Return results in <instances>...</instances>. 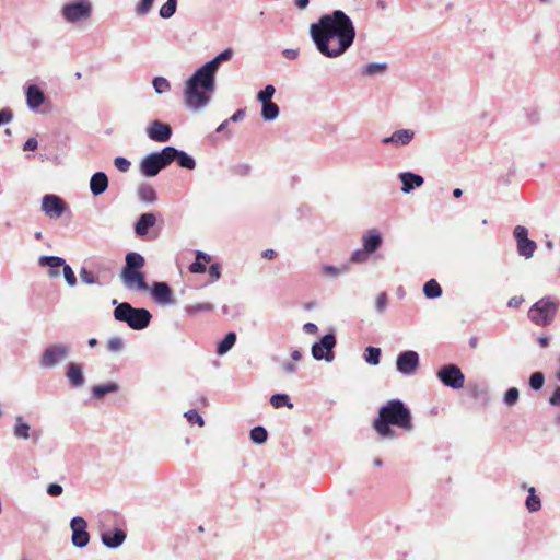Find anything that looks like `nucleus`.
<instances>
[{
	"label": "nucleus",
	"instance_id": "f257e3e1",
	"mask_svg": "<svg viewBox=\"0 0 560 560\" xmlns=\"http://www.w3.org/2000/svg\"><path fill=\"white\" fill-rule=\"evenodd\" d=\"M317 50L328 58H337L353 44L355 28L352 20L341 10L322 15L310 27Z\"/></svg>",
	"mask_w": 560,
	"mask_h": 560
},
{
	"label": "nucleus",
	"instance_id": "f03ea898",
	"mask_svg": "<svg viewBox=\"0 0 560 560\" xmlns=\"http://www.w3.org/2000/svg\"><path fill=\"white\" fill-rule=\"evenodd\" d=\"M390 425L398 427L405 431L413 429L410 410L399 399H392L378 409V416L373 421V428L383 440L394 439L396 432Z\"/></svg>",
	"mask_w": 560,
	"mask_h": 560
},
{
	"label": "nucleus",
	"instance_id": "7ed1b4c3",
	"mask_svg": "<svg viewBox=\"0 0 560 560\" xmlns=\"http://www.w3.org/2000/svg\"><path fill=\"white\" fill-rule=\"evenodd\" d=\"M215 92V79L198 68L186 81L184 88L185 105L192 112L203 109Z\"/></svg>",
	"mask_w": 560,
	"mask_h": 560
},
{
	"label": "nucleus",
	"instance_id": "20e7f679",
	"mask_svg": "<svg viewBox=\"0 0 560 560\" xmlns=\"http://www.w3.org/2000/svg\"><path fill=\"white\" fill-rule=\"evenodd\" d=\"M114 310V318L118 322L126 323L131 329L141 330L149 326L152 318L151 313L147 308H136L127 302L117 303Z\"/></svg>",
	"mask_w": 560,
	"mask_h": 560
},
{
	"label": "nucleus",
	"instance_id": "39448f33",
	"mask_svg": "<svg viewBox=\"0 0 560 560\" xmlns=\"http://www.w3.org/2000/svg\"><path fill=\"white\" fill-rule=\"evenodd\" d=\"M559 303L551 296H544L534 303L528 311V318L537 326L550 325L558 312Z\"/></svg>",
	"mask_w": 560,
	"mask_h": 560
},
{
	"label": "nucleus",
	"instance_id": "423d86ee",
	"mask_svg": "<svg viewBox=\"0 0 560 560\" xmlns=\"http://www.w3.org/2000/svg\"><path fill=\"white\" fill-rule=\"evenodd\" d=\"M71 353V345L57 342L48 345L42 352L39 365L43 369H52L66 361Z\"/></svg>",
	"mask_w": 560,
	"mask_h": 560
},
{
	"label": "nucleus",
	"instance_id": "0eeeda50",
	"mask_svg": "<svg viewBox=\"0 0 560 560\" xmlns=\"http://www.w3.org/2000/svg\"><path fill=\"white\" fill-rule=\"evenodd\" d=\"M168 165L167 147H165L161 151L145 155L139 164V170L143 176L154 177Z\"/></svg>",
	"mask_w": 560,
	"mask_h": 560
},
{
	"label": "nucleus",
	"instance_id": "6e6552de",
	"mask_svg": "<svg viewBox=\"0 0 560 560\" xmlns=\"http://www.w3.org/2000/svg\"><path fill=\"white\" fill-rule=\"evenodd\" d=\"M92 3L90 0H74L61 8V15L68 23L86 21L92 15Z\"/></svg>",
	"mask_w": 560,
	"mask_h": 560
},
{
	"label": "nucleus",
	"instance_id": "1a4fd4ad",
	"mask_svg": "<svg viewBox=\"0 0 560 560\" xmlns=\"http://www.w3.org/2000/svg\"><path fill=\"white\" fill-rule=\"evenodd\" d=\"M438 378L443 385L453 389H460L465 384V376L460 369L455 364H447L442 366L438 373Z\"/></svg>",
	"mask_w": 560,
	"mask_h": 560
},
{
	"label": "nucleus",
	"instance_id": "9d476101",
	"mask_svg": "<svg viewBox=\"0 0 560 560\" xmlns=\"http://www.w3.org/2000/svg\"><path fill=\"white\" fill-rule=\"evenodd\" d=\"M120 280L128 291H149L144 273L141 270H121Z\"/></svg>",
	"mask_w": 560,
	"mask_h": 560
},
{
	"label": "nucleus",
	"instance_id": "9b49d317",
	"mask_svg": "<svg viewBox=\"0 0 560 560\" xmlns=\"http://www.w3.org/2000/svg\"><path fill=\"white\" fill-rule=\"evenodd\" d=\"M336 338L332 334L325 335L319 342L312 346V355L315 360H326L331 362L334 360V347Z\"/></svg>",
	"mask_w": 560,
	"mask_h": 560
},
{
	"label": "nucleus",
	"instance_id": "f8f14e48",
	"mask_svg": "<svg viewBox=\"0 0 560 560\" xmlns=\"http://www.w3.org/2000/svg\"><path fill=\"white\" fill-rule=\"evenodd\" d=\"M70 528L72 530L71 541L73 546L78 548L88 546L90 541V534L86 530V521L81 516H75L70 522Z\"/></svg>",
	"mask_w": 560,
	"mask_h": 560
},
{
	"label": "nucleus",
	"instance_id": "ddd939ff",
	"mask_svg": "<svg viewBox=\"0 0 560 560\" xmlns=\"http://www.w3.org/2000/svg\"><path fill=\"white\" fill-rule=\"evenodd\" d=\"M42 210L50 219H59L67 210V203L57 195H45L42 199Z\"/></svg>",
	"mask_w": 560,
	"mask_h": 560
},
{
	"label": "nucleus",
	"instance_id": "4468645a",
	"mask_svg": "<svg viewBox=\"0 0 560 560\" xmlns=\"http://www.w3.org/2000/svg\"><path fill=\"white\" fill-rule=\"evenodd\" d=\"M397 371L404 375H412L419 368V355L416 351L407 350L398 354L396 360Z\"/></svg>",
	"mask_w": 560,
	"mask_h": 560
},
{
	"label": "nucleus",
	"instance_id": "2eb2a0df",
	"mask_svg": "<svg viewBox=\"0 0 560 560\" xmlns=\"http://www.w3.org/2000/svg\"><path fill=\"white\" fill-rule=\"evenodd\" d=\"M13 435L18 440L32 439L34 443H37L42 436V432L39 430H32L24 417L18 415L14 418Z\"/></svg>",
	"mask_w": 560,
	"mask_h": 560
},
{
	"label": "nucleus",
	"instance_id": "dca6fc26",
	"mask_svg": "<svg viewBox=\"0 0 560 560\" xmlns=\"http://www.w3.org/2000/svg\"><path fill=\"white\" fill-rule=\"evenodd\" d=\"M172 133V127L160 120L151 121L147 128L148 137L155 142H167Z\"/></svg>",
	"mask_w": 560,
	"mask_h": 560
},
{
	"label": "nucleus",
	"instance_id": "f3484780",
	"mask_svg": "<svg viewBox=\"0 0 560 560\" xmlns=\"http://www.w3.org/2000/svg\"><path fill=\"white\" fill-rule=\"evenodd\" d=\"M415 138V131L411 129H399L394 131L389 137L382 139V143L394 147H406Z\"/></svg>",
	"mask_w": 560,
	"mask_h": 560
},
{
	"label": "nucleus",
	"instance_id": "a211bd4d",
	"mask_svg": "<svg viewBox=\"0 0 560 560\" xmlns=\"http://www.w3.org/2000/svg\"><path fill=\"white\" fill-rule=\"evenodd\" d=\"M151 295L160 305H171L174 303L172 290L166 282H154Z\"/></svg>",
	"mask_w": 560,
	"mask_h": 560
},
{
	"label": "nucleus",
	"instance_id": "6ab92c4d",
	"mask_svg": "<svg viewBox=\"0 0 560 560\" xmlns=\"http://www.w3.org/2000/svg\"><path fill=\"white\" fill-rule=\"evenodd\" d=\"M167 154L170 164L176 161L183 168L194 170L196 167L195 159L183 150H178L175 147H167Z\"/></svg>",
	"mask_w": 560,
	"mask_h": 560
},
{
	"label": "nucleus",
	"instance_id": "aec40b11",
	"mask_svg": "<svg viewBox=\"0 0 560 560\" xmlns=\"http://www.w3.org/2000/svg\"><path fill=\"white\" fill-rule=\"evenodd\" d=\"M232 57H233V50L231 48H226V49L222 50L219 55H217L213 59L206 62L200 68L215 79L217 72H218L221 63L229 61Z\"/></svg>",
	"mask_w": 560,
	"mask_h": 560
},
{
	"label": "nucleus",
	"instance_id": "412c9836",
	"mask_svg": "<svg viewBox=\"0 0 560 560\" xmlns=\"http://www.w3.org/2000/svg\"><path fill=\"white\" fill-rule=\"evenodd\" d=\"M399 179L402 183L401 191L404 194L411 192L415 188L422 186L424 182L422 176L411 172L400 173Z\"/></svg>",
	"mask_w": 560,
	"mask_h": 560
},
{
	"label": "nucleus",
	"instance_id": "4be33fe9",
	"mask_svg": "<svg viewBox=\"0 0 560 560\" xmlns=\"http://www.w3.org/2000/svg\"><path fill=\"white\" fill-rule=\"evenodd\" d=\"M102 542L112 549L118 548L126 539V534L122 529L106 530L101 535Z\"/></svg>",
	"mask_w": 560,
	"mask_h": 560
},
{
	"label": "nucleus",
	"instance_id": "5701e85b",
	"mask_svg": "<svg viewBox=\"0 0 560 560\" xmlns=\"http://www.w3.org/2000/svg\"><path fill=\"white\" fill-rule=\"evenodd\" d=\"M108 188V177L104 172H96L90 179V190L93 196H100Z\"/></svg>",
	"mask_w": 560,
	"mask_h": 560
},
{
	"label": "nucleus",
	"instance_id": "b1692460",
	"mask_svg": "<svg viewBox=\"0 0 560 560\" xmlns=\"http://www.w3.org/2000/svg\"><path fill=\"white\" fill-rule=\"evenodd\" d=\"M66 376L70 385L73 387H81L84 385L85 378L82 366L78 363L71 362L67 365Z\"/></svg>",
	"mask_w": 560,
	"mask_h": 560
},
{
	"label": "nucleus",
	"instance_id": "393cba45",
	"mask_svg": "<svg viewBox=\"0 0 560 560\" xmlns=\"http://www.w3.org/2000/svg\"><path fill=\"white\" fill-rule=\"evenodd\" d=\"M66 260L58 256H40L38 265L40 267H49V276L56 278L59 276V268L65 266Z\"/></svg>",
	"mask_w": 560,
	"mask_h": 560
},
{
	"label": "nucleus",
	"instance_id": "a878e982",
	"mask_svg": "<svg viewBox=\"0 0 560 560\" xmlns=\"http://www.w3.org/2000/svg\"><path fill=\"white\" fill-rule=\"evenodd\" d=\"M45 102V95L37 85H28L26 89V103L30 109L36 110Z\"/></svg>",
	"mask_w": 560,
	"mask_h": 560
},
{
	"label": "nucleus",
	"instance_id": "bb28decb",
	"mask_svg": "<svg viewBox=\"0 0 560 560\" xmlns=\"http://www.w3.org/2000/svg\"><path fill=\"white\" fill-rule=\"evenodd\" d=\"M155 223L156 217L153 213H143L135 224V232L138 236H144L148 234L149 229L154 226Z\"/></svg>",
	"mask_w": 560,
	"mask_h": 560
},
{
	"label": "nucleus",
	"instance_id": "cd10ccee",
	"mask_svg": "<svg viewBox=\"0 0 560 560\" xmlns=\"http://www.w3.org/2000/svg\"><path fill=\"white\" fill-rule=\"evenodd\" d=\"M145 265L142 255L136 252H130L126 255L125 266L121 270H141Z\"/></svg>",
	"mask_w": 560,
	"mask_h": 560
},
{
	"label": "nucleus",
	"instance_id": "c85d7f7f",
	"mask_svg": "<svg viewBox=\"0 0 560 560\" xmlns=\"http://www.w3.org/2000/svg\"><path fill=\"white\" fill-rule=\"evenodd\" d=\"M363 247L370 253H374L381 245L382 238L381 234L375 231L371 230L365 235H363Z\"/></svg>",
	"mask_w": 560,
	"mask_h": 560
},
{
	"label": "nucleus",
	"instance_id": "c756f323",
	"mask_svg": "<svg viewBox=\"0 0 560 560\" xmlns=\"http://www.w3.org/2000/svg\"><path fill=\"white\" fill-rule=\"evenodd\" d=\"M120 389L119 385L115 382L94 385L91 389L93 398L102 399L105 395L117 393Z\"/></svg>",
	"mask_w": 560,
	"mask_h": 560
},
{
	"label": "nucleus",
	"instance_id": "7c9ffc66",
	"mask_svg": "<svg viewBox=\"0 0 560 560\" xmlns=\"http://www.w3.org/2000/svg\"><path fill=\"white\" fill-rule=\"evenodd\" d=\"M211 261V256L198 250L196 254V260L189 266L191 273H203L207 270L206 265Z\"/></svg>",
	"mask_w": 560,
	"mask_h": 560
},
{
	"label": "nucleus",
	"instance_id": "2f4dec72",
	"mask_svg": "<svg viewBox=\"0 0 560 560\" xmlns=\"http://www.w3.org/2000/svg\"><path fill=\"white\" fill-rule=\"evenodd\" d=\"M137 195L142 202L147 203H153L158 199L155 189L149 184H141L137 189Z\"/></svg>",
	"mask_w": 560,
	"mask_h": 560
},
{
	"label": "nucleus",
	"instance_id": "473e14b6",
	"mask_svg": "<svg viewBox=\"0 0 560 560\" xmlns=\"http://www.w3.org/2000/svg\"><path fill=\"white\" fill-rule=\"evenodd\" d=\"M279 106L271 102L261 104V117L265 121H272L279 116Z\"/></svg>",
	"mask_w": 560,
	"mask_h": 560
},
{
	"label": "nucleus",
	"instance_id": "72a5a7b5",
	"mask_svg": "<svg viewBox=\"0 0 560 560\" xmlns=\"http://www.w3.org/2000/svg\"><path fill=\"white\" fill-rule=\"evenodd\" d=\"M536 248V243L529 238L517 242V252L521 256L525 257L526 259L533 257Z\"/></svg>",
	"mask_w": 560,
	"mask_h": 560
},
{
	"label": "nucleus",
	"instance_id": "f704fd0d",
	"mask_svg": "<svg viewBox=\"0 0 560 560\" xmlns=\"http://www.w3.org/2000/svg\"><path fill=\"white\" fill-rule=\"evenodd\" d=\"M213 310H214V305L209 302L186 305L184 308L185 313L190 316H195L199 313L212 312Z\"/></svg>",
	"mask_w": 560,
	"mask_h": 560
},
{
	"label": "nucleus",
	"instance_id": "c9c22d12",
	"mask_svg": "<svg viewBox=\"0 0 560 560\" xmlns=\"http://www.w3.org/2000/svg\"><path fill=\"white\" fill-rule=\"evenodd\" d=\"M236 342V334L231 331L225 335L223 340L218 345L217 353L223 355L229 352Z\"/></svg>",
	"mask_w": 560,
	"mask_h": 560
},
{
	"label": "nucleus",
	"instance_id": "e433bc0d",
	"mask_svg": "<svg viewBox=\"0 0 560 560\" xmlns=\"http://www.w3.org/2000/svg\"><path fill=\"white\" fill-rule=\"evenodd\" d=\"M423 293L428 299H438L442 295V289L436 280L431 279L424 283Z\"/></svg>",
	"mask_w": 560,
	"mask_h": 560
},
{
	"label": "nucleus",
	"instance_id": "4c0bfd02",
	"mask_svg": "<svg viewBox=\"0 0 560 560\" xmlns=\"http://www.w3.org/2000/svg\"><path fill=\"white\" fill-rule=\"evenodd\" d=\"M528 492H529V495L527 497L526 502H525L527 510L530 513L539 511L541 508V501H540L539 497L535 494V488L530 487L528 489Z\"/></svg>",
	"mask_w": 560,
	"mask_h": 560
},
{
	"label": "nucleus",
	"instance_id": "58836bf2",
	"mask_svg": "<svg viewBox=\"0 0 560 560\" xmlns=\"http://www.w3.org/2000/svg\"><path fill=\"white\" fill-rule=\"evenodd\" d=\"M322 269V273L326 277H330V278H337L346 272H348V267L346 265L341 266V267H335V266H330V265H323L320 267Z\"/></svg>",
	"mask_w": 560,
	"mask_h": 560
},
{
	"label": "nucleus",
	"instance_id": "ea45409f",
	"mask_svg": "<svg viewBox=\"0 0 560 560\" xmlns=\"http://www.w3.org/2000/svg\"><path fill=\"white\" fill-rule=\"evenodd\" d=\"M381 359V349L376 347L369 346L365 349L364 360L366 363L371 365H377Z\"/></svg>",
	"mask_w": 560,
	"mask_h": 560
},
{
	"label": "nucleus",
	"instance_id": "a19ab883",
	"mask_svg": "<svg viewBox=\"0 0 560 560\" xmlns=\"http://www.w3.org/2000/svg\"><path fill=\"white\" fill-rule=\"evenodd\" d=\"M177 8V0H166V2L160 8L159 14L162 19L172 18Z\"/></svg>",
	"mask_w": 560,
	"mask_h": 560
},
{
	"label": "nucleus",
	"instance_id": "79ce46f5",
	"mask_svg": "<svg viewBox=\"0 0 560 560\" xmlns=\"http://www.w3.org/2000/svg\"><path fill=\"white\" fill-rule=\"evenodd\" d=\"M270 404L273 406V408H281V407H288L292 408L293 404L290 401V398L287 394H275L270 398Z\"/></svg>",
	"mask_w": 560,
	"mask_h": 560
},
{
	"label": "nucleus",
	"instance_id": "37998d69",
	"mask_svg": "<svg viewBox=\"0 0 560 560\" xmlns=\"http://www.w3.org/2000/svg\"><path fill=\"white\" fill-rule=\"evenodd\" d=\"M268 433L267 430L264 427H255L250 431V439L256 444H262L267 441Z\"/></svg>",
	"mask_w": 560,
	"mask_h": 560
},
{
	"label": "nucleus",
	"instance_id": "c03bdc74",
	"mask_svg": "<svg viewBox=\"0 0 560 560\" xmlns=\"http://www.w3.org/2000/svg\"><path fill=\"white\" fill-rule=\"evenodd\" d=\"M80 278L85 284H102L100 278L93 271H90L84 267L80 270Z\"/></svg>",
	"mask_w": 560,
	"mask_h": 560
},
{
	"label": "nucleus",
	"instance_id": "a18cd8bd",
	"mask_svg": "<svg viewBox=\"0 0 560 560\" xmlns=\"http://www.w3.org/2000/svg\"><path fill=\"white\" fill-rule=\"evenodd\" d=\"M386 68H387L386 63L371 62V63H368L363 68L362 74L374 75V74L384 72L386 70Z\"/></svg>",
	"mask_w": 560,
	"mask_h": 560
},
{
	"label": "nucleus",
	"instance_id": "49530a36",
	"mask_svg": "<svg viewBox=\"0 0 560 560\" xmlns=\"http://www.w3.org/2000/svg\"><path fill=\"white\" fill-rule=\"evenodd\" d=\"M152 84H153L154 91L158 94H163L171 89V84H170L168 80L164 77H155L152 81Z\"/></svg>",
	"mask_w": 560,
	"mask_h": 560
},
{
	"label": "nucleus",
	"instance_id": "de8ad7c7",
	"mask_svg": "<svg viewBox=\"0 0 560 560\" xmlns=\"http://www.w3.org/2000/svg\"><path fill=\"white\" fill-rule=\"evenodd\" d=\"M276 93V89L273 85L268 84L257 94V100L262 104L266 102H271L272 96Z\"/></svg>",
	"mask_w": 560,
	"mask_h": 560
},
{
	"label": "nucleus",
	"instance_id": "09e8293b",
	"mask_svg": "<svg viewBox=\"0 0 560 560\" xmlns=\"http://www.w3.org/2000/svg\"><path fill=\"white\" fill-rule=\"evenodd\" d=\"M125 342L121 337L115 336L108 339L107 349L110 352L118 353L124 350Z\"/></svg>",
	"mask_w": 560,
	"mask_h": 560
},
{
	"label": "nucleus",
	"instance_id": "8fccbe9b",
	"mask_svg": "<svg viewBox=\"0 0 560 560\" xmlns=\"http://www.w3.org/2000/svg\"><path fill=\"white\" fill-rule=\"evenodd\" d=\"M154 1L155 0H140L136 4V8H135L137 15H139V16L147 15L151 11V9L154 4Z\"/></svg>",
	"mask_w": 560,
	"mask_h": 560
},
{
	"label": "nucleus",
	"instance_id": "3c124183",
	"mask_svg": "<svg viewBox=\"0 0 560 560\" xmlns=\"http://www.w3.org/2000/svg\"><path fill=\"white\" fill-rule=\"evenodd\" d=\"M545 384V375L542 372H535L529 377V386L534 390H539Z\"/></svg>",
	"mask_w": 560,
	"mask_h": 560
},
{
	"label": "nucleus",
	"instance_id": "603ef678",
	"mask_svg": "<svg viewBox=\"0 0 560 560\" xmlns=\"http://www.w3.org/2000/svg\"><path fill=\"white\" fill-rule=\"evenodd\" d=\"M184 417L187 419V421L191 424L197 423L199 427L205 425L203 418L198 413L197 410L191 409L184 413Z\"/></svg>",
	"mask_w": 560,
	"mask_h": 560
},
{
	"label": "nucleus",
	"instance_id": "864d4df0",
	"mask_svg": "<svg viewBox=\"0 0 560 560\" xmlns=\"http://www.w3.org/2000/svg\"><path fill=\"white\" fill-rule=\"evenodd\" d=\"M520 397V392L516 387H511L505 392L504 402L508 406H514Z\"/></svg>",
	"mask_w": 560,
	"mask_h": 560
},
{
	"label": "nucleus",
	"instance_id": "5fc2aeb1",
	"mask_svg": "<svg viewBox=\"0 0 560 560\" xmlns=\"http://www.w3.org/2000/svg\"><path fill=\"white\" fill-rule=\"evenodd\" d=\"M62 271H63L65 280L68 283V285L71 288L75 287L77 285V277H75L72 268L68 264H65Z\"/></svg>",
	"mask_w": 560,
	"mask_h": 560
},
{
	"label": "nucleus",
	"instance_id": "6e6d98bb",
	"mask_svg": "<svg viewBox=\"0 0 560 560\" xmlns=\"http://www.w3.org/2000/svg\"><path fill=\"white\" fill-rule=\"evenodd\" d=\"M370 253L363 247L352 253L350 260L352 262H364L368 260Z\"/></svg>",
	"mask_w": 560,
	"mask_h": 560
},
{
	"label": "nucleus",
	"instance_id": "4d7b16f0",
	"mask_svg": "<svg viewBox=\"0 0 560 560\" xmlns=\"http://www.w3.org/2000/svg\"><path fill=\"white\" fill-rule=\"evenodd\" d=\"M388 299L387 294L385 292H382L377 295L376 302H375V310L377 313L382 314L385 312L387 307Z\"/></svg>",
	"mask_w": 560,
	"mask_h": 560
},
{
	"label": "nucleus",
	"instance_id": "13d9d810",
	"mask_svg": "<svg viewBox=\"0 0 560 560\" xmlns=\"http://www.w3.org/2000/svg\"><path fill=\"white\" fill-rule=\"evenodd\" d=\"M114 165L118 171L126 173L129 171L131 163L126 158L117 156L114 159Z\"/></svg>",
	"mask_w": 560,
	"mask_h": 560
},
{
	"label": "nucleus",
	"instance_id": "bf43d9fd",
	"mask_svg": "<svg viewBox=\"0 0 560 560\" xmlns=\"http://www.w3.org/2000/svg\"><path fill=\"white\" fill-rule=\"evenodd\" d=\"M513 234H514V237L516 240V243L521 242L523 240L528 238V236H527L528 235V231L523 225H516L514 231H513Z\"/></svg>",
	"mask_w": 560,
	"mask_h": 560
},
{
	"label": "nucleus",
	"instance_id": "052dcab7",
	"mask_svg": "<svg viewBox=\"0 0 560 560\" xmlns=\"http://www.w3.org/2000/svg\"><path fill=\"white\" fill-rule=\"evenodd\" d=\"M63 488L59 483H50L47 487V493L51 497H58L62 493Z\"/></svg>",
	"mask_w": 560,
	"mask_h": 560
},
{
	"label": "nucleus",
	"instance_id": "680f3d73",
	"mask_svg": "<svg viewBox=\"0 0 560 560\" xmlns=\"http://www.w3.org/2000/svg\"><path fill=\"white\" fill-rule=\"evenodd\" d=\"M13 118L12 112L8 108L0 110V126L9 124Z\"/></svg>",
	"mask_w": 560,
	"mask_h": 560
},
{
	"label": "nucleus",
	"instance_id": "e2e57ef3",
	"mask_svg": "<svg viewBox=\"0 0 560 560\" xmlns=\"http://www.w3.org/2000/svg\"><path fill=\"white\" fill-rule=\"evenodd\" d=\"M208 272H209V276L213 280L220 279V277H221L220 265L219 264L211 265Z\"/></svg>",
	"mask_w": 560,
	"mask_h": 560
},
{
	"label": "nucleus",
	"instance_id": "0e129e2a",
	"mask_svg": "<svg viewBox=\"0 0 560 560\" xmlns=\"http://www.w3.org/2000/svg\"><path fill=\"white\" fill-rule=\"evenodd\" d=\"M282 369L287 374H295L298 372V365L290 361L283 362Z\"/></svg>",
	"mask_w": 560,
	"mask_h": 560
},
{
	"label": "nucleus",
	"instance_id": "69168bd1",
	"mask_svg": "<svg viewBox=\"0 0 560 560\" xmlns=\"http://www.w3.org/2000/svg\"><path fill=\"white\" fill-rule=\"evenodd\" d=\"M245 114H246L245 108H240L228 120L233 121V122L241 121L244 119Z\"/></svg>",
	"mask_w": 560,
	"mask_h": 560
},
{
	"label": "nucleus",
	"instance_id": "338daca9",
	"mask_svg": "<svg viewBox=\"0 0 560 560\" xmlns=\"http://www.w3.org/2000/svg\"><path fill=\"white\" fill-rule=\"evenodd\" d=\"M37 145H38V142L35 138H28L23 145V150L24 151H34L37 149Z\"/></svg>",
	"mask_w": 560,
	"mask_h": 560
},
{
	"label": "nucleus",
	"instance_id": "774afa93",
	"mask_svg": "<svg viewBox=\"0 0 560 560\" xmlns=\"http://www.w3.org/2000/svg\"><path fill=\"white\" fill-rule=\"evenodd\" d=\"M549 402L552 406H560V387H557L552 396L549 398Z\"/></svg>",
	"mask_w": 560,
	"mask_h": 560
}]
</instances>
